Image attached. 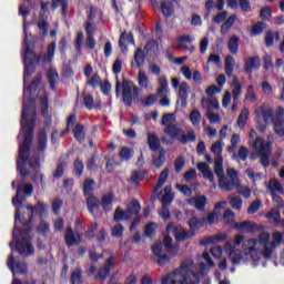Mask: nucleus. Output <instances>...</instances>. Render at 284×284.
<instances>
[{"mask_svg":"<svg viewBox=\"0 0 284 284\" xmlns=\"http://www.w3.org/2000/svg\"><path fill=\"white\" fill-rule=\"evenodd\" d=\"M20 125L24 132V139L20 145L17 165L20 175L26 179V176L30 175V171L26 169V165L30 161V149L32 148V141H34V128L37 126V109L32 104H23Z\"/></svg>","mask_w":284,"mask_h":284,"instance_id":"1","label":"nucleus"},{"mask_svg":"<svg viewBox=\"0 0 284 284\" xmlns=\"http://www.w3.org/2000/svg\"><path fill=\"white\" fill-rule=\"evenodd\" d=\"M34 219V206L32 205H19L16 210L14 221L21 223L24 229L14 227L13 239L16 241V250L18 254H24V256H32L34 254V246L30 240V230L32 229V221Z\"/></svg>","mask_w":284,"mask_h":284,"instance_id":"2","label":"nucleus"},{"mask_svg":"<svg viewBox=\"0 0 284 284\" xmlns=\"http://www.w3.org/2000/svg\"><path fill=\"white\" fill-rule=\"evenodd\" d=\"M26 49H24V73H23V83L28 81L29 78L37 72V63H52L54 60V54L57 52V42L49 43L47 48V54L40 53L37 57V53L30 49V44L28 42H24Z\"/></svg>","mask_w":284,"mask_h":284,"instance_id":"3","label":"nucleus"},{"mask_svg":"<svg viewBox=\"0 0 284 284\" xmlns=\"http://www.w3.org/2000/svg\"><path fill=\"white\" fill-rule=\"evenodd\" d=\"M172 119H174V114L172 113H165L162 116V125L165 126L164 134L170 136V139L179 141L182 145L194 143L196 141V132L191 129L185 133V130L178 124H170Z\"/></svg>","mask_w":284,"mask_h":284,"instance_id":"4","label":"nucleus"},{"mask_svg":"<svg viewBox=\"0 0 284 284\" xmlns=\"http://www.w3.org/2000/svg\"><path fill=\"white\" fill-rule=\"evenodd\" d=\"M170 278L172 284H201L199 278V273L192 271V266L187 263H182L180 268H176L172 274H168L162 278V284H170Z\"/></svg>","mask_w":284,"mask_h":284,"instance_id":"5","label":"nucleus"},{"mask_svg":"<svg viewBox=\"0 0 284 284\" xmlns=\"http://www.w3.org/2000/svg\"><path fill=\"white\" fill-rule=\"evenodd\" d=\"M187 225L190 227L189 231L183 229L181 224L173 227V235L178 243H185V241L194 239V236H196V230H201V227L205 225V219L192 216L187 221Z\"/></svg>","mask_w":284,"mask_h":284,"instance_id":"6","label":"nucleus"},{"mask_svg":"<svg viewBox=\"0 0 284 284\" xmlns=\"http://www.w3.org/2000/svg\"><path fill=\"white\" fill-rule=\"evenodd\" d=\"M121 89H122V101L126 108H132V103L134 101H139V95L141 94V89L136 85H134V82L132 80L124 79L121 82L115 83V94L116 97L121 95Z\"/></svg>","mask_w":284,"mask_h":284,"instance_id":"7","label":"nucleus"},{"mask_svg":"<svg viewBox=\"0 0 284 284\" xmlns=\"http://www.w3.org/2000/svg\"><path fill=\"white\" fill-rule=\"evenodd\" d=\"M261 114L263 116L264 123H273V130L277 136L284 138V108L277 106L275 112L274 109L267 108L262 109Z\"/></svg>","mask_w":284,"mask_h":284,"instance_id":"8","label":"nucleus"},{"mask_svg":"<svg viewBox=\"0 0 284 284\" xmlns=\"http://www.w3.org/2000/svg\"><path fill=\"white\" fill-rule=\"evenodd\" d=\"M114 192L105 193L101 196V200L95 195H89L87 197V207L88 211L94 216V211L102 207L103 212H110L114 205Z\"/></svg>","mask_w":284,"mask_h":284,"instance_id":"9","label":"nucleus"},{"mask_svg":"<svg viewBox=\"0 0 284 284\" xmlns=\"http://www.w3.org/2000/svg\"><path fill=\"white\" fill-rule=\"evenodd\" d=\"M254 150H256L260 162L263 168H270V156H272V142L263 141L261 138H256L253 143Z\"/></svg>","mask_w":284,"mask_h":284,"instance_id":"10","label":"nucleus"},{"mask_svg":"<svg viewBox=\"0 0 284 284\" xmlns=\"http://www.w3.org/2000/svg\"><path fill=\"white\" fill-rule=\"evenodd\" d=\"M151 250L153 252V256L151 257V261L153 263H156L159 267H165L168 263H170L171 258L170 255L163 254V244L162 243H154L151 246Z\"/></svg>","mask_w":284,"mask_h":284,"instance_id":"11","label":"nucleus"},{"mask_svg":"<svg viewBox=\"0 0 284 284\" xmlns=\"http://www.w3.org/2000/svg\"><path fill=\"white\" fill-rule=\"evenodd\" d=\"M33 192L34 186L32 184H26L23 186L19 185L16 196L12 199L13 205H20V207H23V201H26V196H32Z\"/></svg>","mask_w":284,"mask_h":284,"instance_id":"12","label":"nucleus"},{"mask_svg":"<svg viewBox=\"0 0 284 284\" xmlns=\"http://www.w3.org/2000/svg\"><path fill=\"white\" fill-rule=\"evenodd\" d=\"M50 2H41V10L38 16V28L42 31V37H48V32H50V24L48 23V18L45 17V12H48V7Z\"/></svg>","mask_w":284,"mask_h":284,"instance_id":"13","label":"nucleus"},{"mask_svg":"<svg viewBox=\"0 0 284 284\" xmlns=\"http://www.w3.org/2000/svg\"><path fill=\"white\" fill-rule=\"evenodd\" d=\"M7 265L13 276H17V274H28V264L26 262H17L12 253L8 257Z\"/></svg>","mask_w":284,"mask_h":284,"instance_id":"14","label":"nucleus"},{"mask_svg":"<svg viewBox=\"0 0 284 284\" xmlns=\"http://www.w3.org/2000/svg\"><path fill=\"white\" fill-rule=\"evenodd\" d=\"M114 265H116V257L110 256L104 262L103 267L98 270L97 277L102 282L105 281V278H108V276H110V272H112V270H114Z\"/></svg>","mask_w":284,"mask_h":284,"instance_id":"15","label":"nucleus"},{"mask_svg":"<svg viewBox=\"0 0 284 284\" xmlns=\"http://www.w3.org/2000/svg\"><path fill=\"white\" fill-rule=\"evenodd\" d=\"M64 242L67 247H74V245H81L83 239H81V235L74 234L72 226H68L64 233Z\"/></svg>","mask_w":284,"mask_h":284,"instance_id":"16","label":"nucleus"},{"mask_svg":"<svg viewBox=\"0 0 284 284\" xmlns=\"http://www.w3.org/2000/svg\"><path fill=\"white\" fill-rule=\"evenodd\" d=\"M84 30L87 32V48H89V50H94V48H97V40L94 39L97 28H94L92 22H85Z\"/></svg>","mask_w":284,"mask_h":284,"instance_id":"17","label":"nucleus"},{"mask_svg":"<svg viewBox=\"0 0 284 284\" xmlns=\"http://www.w3.org/2000/svg\"><path fill=\"white\" fill-rule=\"evenodd\" d=\"M231 88H232V99L235 103L239 102V99L241 94H243V84H241V81H239V77L234 75L231 82Z\"/></svg>","mask_w":284,"mask_h":284,"instance_id":"18","label":"nucleus"},{"mask_svg":"<svg viewBox=\"0 0 284 284\" xmlns=\"http://www.w3.org/2000/svg\"><path fill=\"white\" fill-rule=\"evenodd\" d=\"M235 230L237 232H247L248 234H254L258 230V224L250 221H244L241 223H235Z\"/></svg>","mask_w":284,"mask_h":284,"instance_id":"19","label":"nucleus"},{"mask_svg":"<svg viewBox=\"0 0 284 284\" xmlns=\"http://www.w3.org/2000/svg\"><path fill=\"white\" fill-rule=\"evenodd\" d=\"M50 111V101L48 100V95L41 98V113L44 121V125H50L52 123V115H49Z\"/></svg>","mask_w":284,"mask_h":284,"instance_id":"20","label":"nucleus"},{"mask_svg":"<svg viewBox=\"0 0 284 284\" xmlns=\"http://www.w3.org/2000/svg\"><path fill=\"white\" fill-rule=\"evenodd\" d=\"M172 236L166 235L163 240V247L166 250L168 254H172V256H176L179 254V250H181L179 244H173Z\"/></svg>","mask_w":284,"mask_h":284,"instance_id":"21","label":"nucleus"},{"mask_svg":"<svg viewBox=\"0 0 284 284\" xmlns=\"http://www.w3.org/2000/svg\"><path fill=\"white\" fill-rule=\"evenodd\" d=\"M178 97L181 101L182 108H187V97H190V85L187 82H182L180 84Z\"/></svg>","mask_w":284,"mask_h":284,"instance_id":"22","label":"nucleus"},{"mask_svg":"<svg viewBox=\"0 0 284 284\" xmlns=\"http://www.w3.org/2000/svg\"><path fill=\"white\" fill-rule=\"evenodd\" d=\"M47 80L52 92H57V85H59V72L57 69H49L47 71Z\"/></svg>","mask_w":284,"mask_h":284,"instance_id":"23","label":"nucleus"},{"mask_svg":"<svg viewBox=\"0 0 284 284\" xmlns=\"http://www.w3.org/2000/svg\"><path fill=\"white\" fill-rule=\"evenodd\" d=\"M148 145L151 152H161V150H164L163 146H161V139H159V135L155 133H149Z\"/></svg>","mask_w":284,"mask_h":284,"instance_id":"24","label":"nucleus"},{"mask_svg":"<svg viewBox=\"0 0 284 284\" xmlns=\"http://www.w3.org/2000/svg\"><path fill=\"white\" fill-rule=\"evenodd\" d=\"M261 68V58L258 57H251L248 58L247 62L244 64V71L246 74H252L254 70H258Z\"/></svg>","mask_w":284,"mask_h":284,"instance_id":"25","label":"nucleus"},{"mask_svg":"<svg viewBox=\"0 0 284 284\" xmlns=\"http://www.w3.org/2000/svg\"><path fill=\"white\" fill-rule=\"evenodd\" d=\"M57 8H61V14L65 19L68 17V8H70L69 0H52L51 10H57Z\"/></svg>","mask_w":284,"mask_h":284,"instance_id":"26","label":"nucleus"},{"mask_svg":"<svg viewBox=\"0 0 284 284\" xmlns=\"http://www.w3.org/2000/svg\"><path fill=\"white\" fill-rule=\"evenodd\" d=\"M45 150H48V133L45 130H42L38 134L37 152L41 155V152H44Z\"/></svg>","mask_w":284,"mask_h":284,"instance_id":"27","label":"nucleus"},{"mask_svg":"<svg viewBox=\"0 0 284 284\" xmlns=\"http://www.w3.org/2000/svg\"><path fill=\"white\" fill-rule=\"evenodd\" d=\"M197 170L202 173L204 179L210 181L211 183L214 182V173L212 172V169H210V165L205 162L197 163Z\"/></svg>","mask_w":284,"mask_h":284,"instance_id":"28","label":"nucleus"},{"mask_svg":"<svg viewBox=\"0 0 284 284\" xmlns=\"http://www.w3.org/2000/svg\"><path fill=\"white\" fill-rule=\"evenodd\" d=\"M134 62H131V68H143L145 65V51L139 48L134 53Z\"/></svg>","mask_w":284,"mask_h":284,"instance_id":"29","label":"nucleus"},{"mask_svg":"<svg viewBox=\"0 0 284 284\" xmlns=\"http://www.w3.org/2000/svg\"><path fill=\"white\" fill-rule=\"evenodd\" d=\"M189 203L190 205H194L200 212H203L205 205H207V197L205 195L195 196L189 200Z\"/></svg>","mask_w":284,"mask_h":284,"instance_id":"30","label":"nucleus"},{"mask_svg":"<svg viewBox=\"0 0 284 284\" xmlns=\"http://www.w3.org/2000/svg\"><path fill=\"white\" fill-rule=\"evenodd\" d=\"M258 244V240L248 239L242 243V250L246 256H250L252 252H255L256 245Z\"/></svg>","mask_w":284,"mask_h":284,"instance_id":"31","label":"nucleus"},{"mask_svg":"<svg viewBox=\"0 0 284 284\" xmlns=\"http://www.w3.org/2000/svg\"><path fill=\"white\" fill-rule=\"evenodd\" d=\"M234 23H236V14L226 17L220 29L221 34H227L230 30H232V26H234Z\"/></svg>","mask_w":284,"mask_h":284,"instance_id":"32","label":"nucleus"},{"mask_svg":"<svg viewBox=\"0 0 284 284\" xmlns=\"http://www.w3.org/2000/svg\"><path fill=\"white\" fill-rule=\"evenodd\" d=\"M161 10H162V14L166 19H170V17H172V14H174V3L170 0H163L161 2Z\"/></svg>","mask_w":284,"mask_h":284,"instance_id":"33","label":"nucleus"},{"mask_svg":"<svg viewBox=\"0 0 284 284\" xmlns=\"http://www.w3.org/2000/svg\"><path fill=\"white\" fill-rule=\"evenodd\" d=\"M85 126L81 123H77L73 129V136L78 143H83L85 141Z\"/></svg>","mask_w":284,"mask_h":284,"instance_id":"34","label":"nucleus"},{"mask_svg":"<svg viewBox=\"0 0 284 284\" xmlns=\"http://www.w3.org/2000/svg\"><path fill=\"white\" fill-rule=\"evenodd\" d=\"M236 60L232 55H227L224 60V72L226 77H232L234 74V65Z\"/></svg>","mask_w":284,"mask_h":284,"instance_id":"35","label":"nucleus"},{"mask_svg":"<svg viewBox=\"0 0 284 284\" xmlns=\"http://www.w3.org/2000/svg\"><path fill=\"white\" fill-rule=\"evenodd\" d=\"M223 241H227V235L226 234H219L215 236H209L204 240H201L200 244L201 245H212L213 243H221Z\"/></svg>","mask_w":284,"mask_h":284,"instance_id":"36","label":"nucleus"},{"mask_svg":"<svg viewBox=\"0 0 284 284\" xmlns=\"http://www.w3.org/2000/svg\"><path fill=\"white\" fill-rule=\"evenodd\" d=\"M125 41H126V43H131V45H134V34L132 32H130L128 34L125 32H122L120 34L119 45H120L121 50H125V48H128L125 45Z\"/></svg>","mask_w":284,"mask_h":284,"instance_id":"37","label":"nucleus"},{"mask_svg":"<svg viewBox=\"0 0 284 284\" xmlns=\"http://www.w3.org/2000/svg\"><path fill=\"white\" fill-rule=\"evenodd\" d=\"M126 214L134 215V216H141V203L139 200H132L130 205L126 209Z\"/></svg>","mask_w":284,"mask_h":284,"instance_id":"38","label":"nucleus"},{"mask_svg":"<svg viewBox=\"0 0 284 284\" xmlns=\"http://www.w3.org/2000/svg\"><path fill=\"white\" fill-rule=\"evenodd\" d=\"M132 217L128 214V211L121 210V206H118L113 214V221L120 223V221H130Z\"/></svg>","mask_w":284,"mask_h":284,"instance_id":"39","label":"nucleus"},{"mask_svg":"<svg viewBox=\"0 0 284 284\" xmlns=\"http://www.w3.org/2000/svg\"><path fill=\"white\" fill-rule=\"evenodd\" d=\"M234 185H236L233 182H230L225 175H222L219 178V187L223 190L224 192H232L234 190Z\"/></svg>","mask_w":284,"mask_h":284,"instance_id":"40","label":"nucleus"},{"mask_svg":"<svg viewBox=\"0 0 284 284\" xmlns=\"http://www.w3.org/2000/svg\"><path fill=\"white\" fill-rule=\"evenodd\" d=\"M241 42V38L239 36H232L229 39V52L231 54H239V43Z\"/></svg>","mask_w":284,"mask_h":284,"instance_id":"41","label":"nucleus"},{"mask_svg":"<svg viewBox=\"0 0 284 284\" xmlns=\"http://www.w3.org/2000/svg\"><path fill=\"white\" fill-rule=\"evenodd\" d=\"M214 173L216 174L217 179L221 176H225V170H223V156H216L214 160Z\"/></svg>","mask_w":284,"mask_h":284,"instance_id":"42","label":"nucleus"},{"mask_svg":"<svg viewBox=\"0 0 284 284\" xmlns=\"http://www.w3.org/2000/svg\"><path fill=\"white\" fill-rule=\"evenodd\" d=\"M94 185H97V182L92 179H87L83 182V186H82V191L84 196H94V194H91L90 192H92V190H94Z\"/></svg>","mask_w":284,"mask_h":284,"instance_id":"43","label":"nucleus"},{"mask_svg":"<svg viewBox=\"0 0 284 284\" xmlns=\"http://www.w3.org/2000/svg\"><path fill=\"white\" fill-rule=\"evenodd\" d=\"M268 192L270 194H276V192H278V194H284V189H283V184H281V182L276 181V180H271L268 182Z\"/></svg>","mask_w":284,"mask_h":284,"instance_id":"44","label":"nucleus"},{"mask_svg":"<svg viewBox=\"0 0 284 284\" xmlns=\"http://www.w3.org/2000/svg\"><path fill=\"white\" fill-rule=\"evenodd\" d=\"M33 212H36V214H38L40 220H43L45 214H48V204L40 202V201L37 202L36 205L33 206Z\"/></svg>","mask_w":284,"mask_h":284,"instance_id":"45","label":"nucleus"},{"mask_svg":"<svg viewBox=\"0 0 284 284\" xmlns=\"http://www.w3.org/2000/svg\"><path fill=\"white\" fill-rule=\"evenodd\" d=\"M41 79H43V75L41 73H37L31 83L24 89V94L27 92L31 94L32 90L36 91L39 88V83H41Z\"/></svg>","mask_w":284,"mask_h":284,"instance_id":"46","label":"nucleus"},{"mask_svg":"<svg viewBox=\"0 0 284 284\" xmlns=\"http://www.w3.org/2000/svg\"><path fill=\"white\" fill-rule=\"evenodd\" d=\"M250 119V109H244L241 111L239 118H237V125L243 130L245 125H247V120Z\"/></svg>","mask_w":284,"mask_h":284,"instance_id":"47","label":"nucleus"},{"mask_svg":"<svg viewBox=\"0 0 284 284\" xmlns=\"http://www.w3.org/2000/svg\"><path fill=\"white\" fill-rule=\"evenodd\" d=\"M83 170H85V165L83 164V160L81 159H75L73 162V171L75 173V176H78V179H81V176H83Z\"/></svg>","mask_w":284,"mask_h":284,"instance_id":"48","label":"nucleus"},{"mask_svg":"<svg viewBox=\"0 0 284 284\" xmlns=\"http://www.w3.org/2000/svg\"><path fill=\"white\" fill-rule=\"evenodd\" d=\"M229 258L233 265H240L241 261H243V252H241L240 250H232L229 254Z\"/></svg>","mask_w":284,"mask_h":284,"instance_id":"49","label":"nucleus"},{"mask_svg":"<svg viewBox=\"0 0 284 284\" xmlns=\"http://www.w3.org/2000/svg\"><path fill=\"white\" fill-rule=\"evenodd\" d=\"M37 232L41 236H48V234H50V223H48L45 220H40Z\"/></svg>","mask_w":284,"mask_h":284,"instance_id":"50","label":"nucleus"},{"mask_svg":"<svg viewBox=\"0 0 284 284\" xmlns=\"http://www.w3.org/2000/svg\"><path fill=\"white\" fill-rule=\"evenodd\" d=\"M71 284H83V271H81V268L72 271Z\"/></svg>","mask_w":284,"mask_h":284,"instance_id":"51","label":"nucleus"},{"mask_svg":"<svg viewBox=\"0 0 284 284\" xmlns=\"http://www.w3.org/2000/svg\"><path fill=\"white\" fill-rule=\"evenodd\" d=\"M148 171H133L130 178V183H141L145 179Z\"/></svg>","mask_w":284,"mask_h":284,"instance_id":"52","label":"nucleus"},{"mask_svg":"<svg viewBox=\"0 0 284 284\" xmlns=\"http://www.w3.org/2000/svg\"><path fill=\"white\" fill-rule=\"evenodd\" d=\"M247 156H250V150L245 145L240 146L237 155L235 153L233 154V159L237 161H247Z\"/></svg>","mask_w":284,"mask_h":284,"instance_id":"53","label":"nucleus"},{"mask_svg":"<svg viewBox=\"0 0 284 284\" xmlns=\"http://www.w3.org/2000/svg\"><path fill=\"white\" fill-rule=\"evenodd\" d=\"M245 100L250 101V103H254L258 101V95L254 92V84H250L246 89Z\"/></svg>","mask_w":284,"mask_h":284,"instance_id":"54","label":"nucleus"},{"mask_svg":"<svg viewBox=\"0 0 284 284\" xmlns=\"http://www.w3.org/2000/svg\"><path fill=\"white\" fill-rule=\"evenodd\" d=\"M239 143H241V135L234 133L231 138V146L227 148L230 154H234V152H236Z\"/></svg>","mask_w":284,"mask_h":284,"instance_id":"55","label":"nucleus"},{"mask_svg":"<svg viewBox=\"0 0 284 284\" xmlns=\"http://www.w3.org/2000/svg\"><path fill=\"white\" fill-rule=\"evenodd\" d=\"M165 164V149H160L159 156L153 159V165L155 168H163Z\"/></svg>","mask_w":284,"mask_h":284,"instance_id":"56","label":"nucleus"},{"mask_svg":"<svg viewBox=\"0 0 284 284\" xmlns=\"http://www.w3.org/2000/svg\"><path fill=\"white\" fill-rule=\"evenodd\" d=\"M164 194H163V196H162V199H161V203H162V205H171V203H172V201H174V194H172L171 192H170V187H168V186H165L164 187Z\"/></svg>","mask_w":284,"mask_h":284,"instance_id":"57","label":"nucleus"},{"mask_svg":"<svg viewBox=\"0 0 284 284\" xmlns=\"http://www.w3.org/2000/svg\"><path fill=\"white\" fill-rule=\"evenodd\" d=\"M83 39H85L83 31L78 32L74 40V48L78 54H81V50L83 48Z\"/></svg>","mask_w":284,"mask_h":284,"instance_id":"58","label":"nucleus"},{"mask_svg":"<svg viewBox=\"0 0 284 284\" xmlns=\"http://www.w3.org/2000/svg\"><path fill=\"white\" fill-rule=\"evenodd\" d=\"M265 30V23L263 21L256 22L252 28H251V34L253 37H258V34H263V31Z\"/></svg>","mask_w":284,"mask_h":284,"instance_id":"59","label":"nucleus"},{"mask_svg":"<svg viewBox=\"0 0 284 284\" xmlns=\"http://www.w3.org/2000/svg\"><path fill=\"white\" fill-rule=\"evenodd\" d=\"M189 119L192 125L194 126L201 125V111H199L197 109H194L193 111H191Z\"/></svg>","mask_w":284,"mask_h":284,"instance_id":"60","label":"nucleus"},{"mask_svg":"<svg viewBox=\"0 0 284 284\" xmlns=\"http://www.w3.org/2000/svg\"><path fill=\"white\" fill-rule=\"evenodd\" d=\"M138 83L140 88H148V85H150V79L148 78V74H145V72L142 70H140L138 73Z\"/></svg>","mask_w":284,"mask_h":284,"instance_id":"61","label":"nucleus"},{"mask_svg":"<svg viewBox=\"0 0 284 284\" xmlns=\"http://www.w3.org/2000/svg\"><path fill=\"white\" fill-rule=\"evenodd\" d=\"M266 219H273L274 223H281V225H283L284 220L281 219V211L280 210H271L266 214Z\"/></svg>","mask_w":284,"mask_h":284,"instance_id":"62","label":"nucleus"},{"mask_svg":"<svg viewBox=\"0 0 284 284\" xmlns=\"http://www.w3.org/2000/svg\"><path fill=\"white\" fill-rule=\"evenodd\" d=\"M83 105L87 108V110H94V97H92L90 93L84 94Z\"/></svg>","mask_w":284,"mask_h":284,"instance_id":"63","label":"nucleus"},{"mask_svg":"<svg viewBox=\"0 0 284 284\" xmlns=\"http://www.w3.org/2000/svg\"><path fill=\"white\" fill-rule=\"evenodd\" d=\"M229 205H231L233 210H241L243 207V200L239 196H232L229 199Z\"/></svg>","mask_w":284,"mask_h":284,"instance_id":"64","label":"nucleus"}]
</instances>
